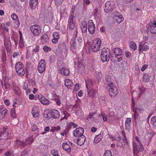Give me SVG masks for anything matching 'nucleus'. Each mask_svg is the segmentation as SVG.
Returning a JSON list of instances; mask_svg holds the SVG:
<instances>
[{"mask_svg": "<svg viewBox=\"0 0 156 156\" xmlns=\"http://www.w3.org/2000/svg\"><path fill=\"white\" fill-rule=\"evenodd\" d=\"M26 144L25 142L18 140H16L15 144V145L16 146L18 147L20 146L21 147H24L26 146Z\"/></svg>", "mask_w": 156, "mask_h": 156, "instance_id": "obj_31", "label": "nucleus"}, {"mask_svg": "<svg viewBox=\"0 0 156 156\" xmlns=\"http://www.w3.org/2000/svg\"><path fill=\"white\" fill-rule=\"evenodd\" d=\"M38 1V0H30L29 4L31 9H34L36 8Z\"/></svg>", "mask_w": 156, "mask_h": 156, "instance_id": "obj_25", "label": "nucleus"}, {"mask_svg": "<svg viewBox=\"0 0 156 156\" xmlns=\"http://www.w3.org/2000/svg\"><path fill=\"white\" fill-rule=\"evenodd\" d=\"M48 84L50 87H52L53 85V83L52 81L50 80H49L48 81Z\"/></svg>", "mask_w": 156, "mask_h": 156, "instance_id": "obj_62", "label": "nucleus"}, {"mask_svg": "<svg viewBox=\"0 0 156 156\" xmlns=\"http://www.w3.org/2000/svg\"><path fill=\"white\" fill-rule=\"evenodd\" d=\"M148 29L151 33L152 34H156V21L153 23H150L149 24Z\"/></svg>", "mask_w": 156, "mask_h": 156, "instance_id": "obj_10", "label": "nucleus"}, {"mask_svg": "<svg viewBox=\"0 0 156 156\" xmlns=\"http://www.w3.org/2000/svg\"><path fill=\"white\" fill-rule=\"evenodd\" d=\"M44 117L46 118L50 119L52 118L51 114V111L50 110L48 112H46L44 114Z\"/></svg>", "mask_w": 156, "mask_h": 156, "instance_id": "obj_37", "label": "nucleus"}, {"mask_svg": "<svg viewBox=\"0 0 156 156\" xmlns=\"http://www.w3.org/2000/svg\"><path fill=\"white\" fill-rule=\"evenodd\" d=\"M131 120V118H127L125 122V129L127 130H129L131 128L132 125Z\"/></svg>", "mask_w": 156, "mask_h": 156, "instance_id": "obj_16", "label": "nucleus"}, {"mask_svg": "<svg viewBox=\"0 0 156 156\" xmlns=\"http://www.w3.org/2000/svg\"><path fill=\"white\" fill-rule=\"evenodd\" d=\"M102 135L100 133L98 135L96 136L94 138V141L95 143H98L101 141L102 139Z\"/></svg>", "mask_w": 156, "mask_h": 156, "instance_id": "obj_32", "label": "nucleus"}, {"mask_svg": "<svg viewBox=\"0 0 156 156\" xmlns=\"http://www.w3.org/2000/svg\"><path fill=\"white\" fill-rule=\"evenodd\" d=\"M73 84L72 81L69 79H66L65 80V85L68 88H70Z\"/></svg>", "mask_w": 156, "mask_h": 156, "instance_id": "obj_33", "label": "nucleus"}, {"mask_svg": "<svg viewBox=\"0 0 156 156\" xmlns=\"http://www.w3.org/2000/svg\"><path fill=\"white\" fill-rule=\"evenodd\" d=\"M112 51L114 52L115 55V57H118L119 55H122V52L121 49L116 48L112 49Z\"/></svg>", "mask_w": 156, "mask_h": 156, "instance_id": "obj_19", "label": "nucleus"}, {"mask_svg": "<svg viewBox=\"0 0 156 156\" xmlns=\"http://www.w3.org/2000/svg\"><path fill=\"white\" fill-rule=\"evenodd\" d=\"M155 134V133L152 130L150 132L148 133L147 134V135L149 138V140H151V138L153 137Z\"/></svg>", "mask_w": 156, "mask_h": 156, "instance_id": "obj_45", "label": "nucleus"}, {"mask_svg": "<svg viewBox=\"0 0 156 156\" xmlns=\"http://www.w3.org/2000/svg\"><path fill=\"white\" fill-rule=\"evenodd\" d=\"M101 45V41L100 39H95L90 46V49L93 52H97L99 50Z\"/></svg>", "mask_w": 156, "mask_h": 156, "instance_id": "obj_3", "label": "nucleus"}, {"mask_svg": "<svg viewBox=\"0 0 156 156\" xmlns=\"http://www.w3.org/2000/svg\"><path fill=\"white\" fill-rule=\"evenodd\" d=\"M62 147L68 153H69L71 151L70 145L67 143L66 141L64 142L62 144Z\"/></svg>", "mask_w": 156, "mask_h": 156, "instance_id": "obj_18", "label": "nucleus"}, {"mask_svg": "<svg viewBox=\"0 0 156 156\" xmlns=\"http://www.w3.org/2000/svg\"><path fill=\"white\" fill-rule=\"evenodd\" d=\"M110 53L109 50L107 48H105L101 50V59L103 62H108L110 58Z\"/></svg>", "mask_w": 156, "mask_h": 156, "instance_id": "obj_1", "label": "nucleus"}, {"mask_svg": "<svg viewBox=\"0 0 156 156\" xmlns=\"http://www.w3.org/2000/svg\"><path fill=\"white\" fill-rule=\"evenodd\" d=\"M105 80V83L107 85V87L114 84L113 82V80L111 79L109 76H108L106 77Z\"/></svg>", "mask_w": 156, "mask_h": 156, "instance_id": "obj_23", "label": "nucleus"}, {"mask_svg": "<svg viewBox=\"0 0 156 156\" xmlns=\"http://www.w3.org/2000/svg\"><path fill=\"white\" fill-rule=\"evenodd\" d=\"M60 72L62 75L65 76H68L69 73V69L65 68H62L61 69Z\"/></svg>", "mask_w": 156, "mask_h": 156, "instance_id": "obj_29", "label": "nucleus"}, {"mask_svg": "<svg viewBox=\"0 0 156 156\" xmlns=\"http://www.w3.org/2000/svg\"><path fill=\"white\" fill-rule=\"evenodd\" d=\"M7 128H3L0 131V139L3 140L8 138V133L7 131Z\"/></svg>", "mask_w": 156, "mask_h": 156, "instance_id": "obj_11", "label": "nucleus"}, {"mask_svg": "<svg viewBox=\"0 0 156 156\" xmlns=\"http://www.w3.org/2000/svg\"><path fill=\"white\" fill-rule=\"evenodd\" d=\"M36 108H32V114L33 117L35 118L37 117L39 115V113L36 111L35 109Z\"/></svg>", "mask_w": 156, "mask_h": 156, "instance_id": "obj_36", "label": "nucleus"}, {"mask_svg": "<svg viewBox=\"0 0 156 156\" xmlns=\"http://www.w3.org/2000/svg\"><path fill=\"white\" fill-rule=\"evenodd\" d=\"M46 66L45 61L41 59L39 62L38 66V71L41 73H42L45 70Z\"/></svg>", "mask_w": 156, "mask_h": 156, "instance_id": "obj_7", "label": "nucleus"}, {"mask_svg": "<svg viewBox=\"0 0 156 156\" xmlns=\"http://www.w3.org/2000/svg\"><path fill=\"white\" fill-rule=\"evenodd\" d=\"M13 153L12 151L6 152L5 154L6 156H11Z\"/></svg>", "mask_w": 156, "mask_h": 156, "instance_id": "obj_56", "label": "nucleus"}, {"mask_svg": "<svg viewBox=\"0 0 156 156\" xmlns=\"http://www.w3.org/2000/svg\"><path fill=\"white\" fill-rule=\"evenodd\" d=\"M86 140V137L84 135L79 137V138L77 139V145L81 146L84 144Z\"/></svg>", "mask_w": 156, "mask_h": 156, "instance_id": "obj_17", "label": "nucleus"}, {"mask_svg": "<svg viewBox=\"0 0 156 156\" xmlns=\"http://www.w3.org/2000/svg\"><path fill=\"white\" fill-rule=\"evenodd\" d=\"M149 49V47L145 44L144 41H142L140 43L138 48L139 51H147Z\"/></svg>", "mask_w": 156, "mask_h": 156, "instance_id": "obj_13", "label": "nucleus"}, {"mask_svg": "<svg viewBox=\"0 0 156 156\" xmlns=\"http://www.w3.org/2000/svg\"><path fill=\"white\" fill-rule=\"evenodd\" d=\"M112 153L110 150L106 151L103 156H112Z\"/></svg>", "mask_w": 156, "mask_h": 156, "instance_id": "obj_53", "label": "nucleus"}, {"mask_svg": "<svg viewBox=\"0 0 156 156\" xmlns=\"http://www.w3.org/2000/svg\"><path fill=\"white\" fill-rule=\"evenodd\" d=\"M60 46L62 49L64 50V53L65 54H67L68 52V49L66 46V45L65 43H62L60 44Z\"/></svg>", "mask_w": 156, "mask_h": 156, "instance_id": "obj_35", "label": "nucleus"}, {"mask_svg": "<svg viewBox=\"0 0 156 156\" xmlns=\"http://www.w3.org/2000/svg\"><path fill=\"white\" fill-rule=\"evenodd\" d=\"M38 129L36 125H33L32 127V130L33 131H35Z\"/></svg>", "mask_w": 156, "mask_h": 156, "instance_id": "obj_64", "label": "nucleus"}, {"mask_svg": "<svg viewBox=\"0 0 156 156\" xmlns=\"http://www.w3.org/2000/svg\"><path fill=\"white\" fill-rule=\"evenodd\" d=\"M100 116V115L96 112L91 113L89 114L87 119H92L95 120Z\"/></svg>", "mask_w": 156, "mask_h": 156, "instance_id": "obj_20", "label": "nucleus"}, {"mask_svg": "<svg viewBox=\"0 0 156 156\" xmlns=\"http://www.w3.org/2000/svg\"><path fill=\"white\" fill-rule=\"evenodd\" d=\"M2 62L3 63V66H4L5 63L6 61V56L5 51L4 50H2Z\"/></svg>", "mask_w": 156, "mask_h": 156, "instance_id": "obj_28", "label": "nucleus"}, {"mask_svg": "<svg viewBox=\"0 0 156 156\" xmlns=\"http://www.w3.org/2000/svg\"><path fill=\"white\" fill-rule=\"evenodd\" d=\"M11 17L13 20H18L17 15L15 13H13L11 16Z\"/></svg>", "mask_w": 156, "mask_h": 156, "instance_id": "obj_51", "label": "nucleus"}, {"mask_svg": "<svg viewBox=\"0 0 156 156\" xmlns=\"http://www.w3.org/2000/svg\"><path fill=\"white\" fill-rule=\"evenodd\" d=\"M133 149L134 151L139 152L142 151L144 149V147L142 144H138L135 143L133 144Z\"/></svg>", "mask_w": 156, "mask_h": 156, "instance_id": "obj_14", "label": "nucleus"}, {"mask_svg": "<svg viewBox=\"0 0 156 156\" xmlns=\"http://www.w3.org/2000/svg\"><path fill=\"white\" fill-rule=\"evenodd\" d=\"M4 102L5 104L7 106L9 105L10 104V101H9V99H5L4 100Z\"/></svg>", "mask_w": 156, "mask_h": 156, "instance_id": "obj_60", "label": "nucleus"}, {"mask_svg": "<svg viewBox=\"0 0 156 156\" xmlns=\"http://www.w3.org/2000/svg\"><path fill=\"white\" fill-rule=\"evenodd\" d=\"M135 140L137 142V144H142V143L137 136L135 137Z\"/></svg>", "mask_w": 156, "mask_h": 156, "instance_id": "obj_61", "label": "nucleus"}, {"mask_svg": "<svg viewBox=\"0 0 156 156\" xmlns=\"http://www.w3.org/2000/svg\"><path fill=\"white\" fill-rule=\"evenodd\" d=\"M151 122L153 126H156V116H153L151 118Z\"/></svg>", "mask_w": 156, "mask_h": 156, "instance_id": "obj_47", "label": "nucleus"}, {"mask_svg": "<svg viewBox=\"0 0 156 156\" xmlns=\"http://www.w3.org/2000/svg\"><path fill=\"white\" fill-rule=\"evenodd\" d=\"M41 42L43 44H46L49 42V39L48 36L46 34H44L41 37Z\"/></svg>", "mask_w": 156, "mask_h": 156, "instance_id": "obj_26", "label": "nucleus"}, {"mask_svg": "<svg viewBox=\"0 0 156 156\" xmlns=\"http://www.w3.org/2000/svg\"><path fill=\"white\" fill-rule=\"evenodd\" d=\"M30 29L33 35L36 37L39 36L41 32V27L37 24L30 26Z\"/></svg>", "mask_w": 156, "mask_h": 156, "instance_id": "obj_4", "label": "nucleus"}, {"mask_svg": "<svg viewBox=\"0 0 156 156\" xmlns=\"http://www.w3.org/2000/svg\"><path fill=\"white\" fill-rule=\"evenodd\" d=\"M124 19L122 16L120 15L119 16H117L116 19V22L118 23H120L121 22L123 21Z\"/></svg>", "mask_w": 156, "mask_h": 156, "instance_id": "obj_43", "label": "nucleus"}, {"mask_svg": "<svg viewBox=\"0 0 156 156\" xmlns=\"http://www.w3.org/2000/svg\"><path fill=\"white\" fill-rule=\"evenodd\" d=\"M2 29L4 31H6L9 32L8 28L5 27V25L4 23H2L0 27V30Z\"/></svg>", "mask_w": 156, "mask_h": 156, "instance_id": "obj_46", "label": "nucleus"}, {"mask_svg": "<svg viewBox=\"0 0 156 156\" xmlns=\"http://www.w3.org/2000/svg\"><path fill=\"white\" fill-rule=\"evenodd\" d=\"M88 30L89 33L92 34L94 33L95 30V26L91 20H90L88 23Z\"/></svg>", "mask_w": 156, "mask_h": 156, "instance_id": "obj_9", "label": "nucleus"}, {"mask_svg": "<svg viewBox=\"0 0 156 156\" xmlns=\"http://www.w3.org/2000/svg\"><path fill=\"white\" fill-rule=\"evenodd\" d=\"M54 101L58 105H60V101L58 98H57L54 99Z\"/></svg>", "mask_w": 156, "mask_h": 156, "instance_id": "obj_57", "label": "nucleus"}, {"mask_svg": "<svg viewBox=\"0 0 156 156\" xmlns=\"http://www.w3.org/2000/svg\"><path fill=\"white\" fill-rule=\"evenodd\" d=\"M109 89V94L111 97L115 96L118 93L117 88L114 85L107 87Z\"/></svg>", "mask_w": 156, "mask_h": 156, "instance_id": "obj_8", "label": "nucleus"}, {"mask_svg": "<svg viewBox=\"0 0 156 156\" xmlns=\"http://www.w3.org/2000/svg\"><path fill=\"white\" fill-rule=\"evenodd\" d=\"M8 111L6 109L3 110L2 112V113L1 114V117L3 118L5 117V115L7 113Z\"/></svg>", "mask_w": 156, "mask_h": 156, "instance_id": "obj_52", "label": "nucleus"}, {"mask_svg": "<svg viewBox=\"0 0 156 156\" xmlns=\"http://www.w3.org/2000/svg\"><path fill=\"white\" fill-rule=\"evenodd\" d=\"M73 17L74 16L72 14L69 17L68 21V25L69 27V29L70 31H73V32H74L73 34L76 37L78 33V31L76 27H75V23L73 20Z\"/></svg>", "mask_w": 156, "mask_h": 156, "instance_id": "obj_2", "label": "nucleus"}, {"mask_svg": "<svg viewBox=\"0 0 156 156\" xmlns=\"http://www.w3.org/2000/svg\"><path fill=\"white\" fill-rule=\"evenodd\" d=\"M60 129V127L59 126H57L55 127H51L50 130L51 132H55V131H58Z\"/></svg>", "mask_w": 156, "mask_h": 156, "instance_id": "obj_42", "label": "nucleus"}, {"mask_svg": "<svg viewBox=\"0 0 156 156\" xmlns=\"http://www.w3.org/2000/svg\"><path fill=\"white\" fill-rule=\"evenodd\" d=\"M84 129L83 128L80 127L77 128L74 131V136L75 137H80L83 135L84 133Z\"/></svg>", "mask_w": 156, "mask_h": 156, "instance_id": "obj_12", "label": "nucleus"}, {"mask_svg": "<svg viewBox=\"0 0 156 156\" xmlns=\"http://www.w3.org/2000/svg\"><path fill=\"white\" fill-rule=\"evenodd\" d=\"M15 69L17 74L23 76L25 74L24 67L23 64L20 62H17L15 65Z\"/></svg>", "mask_w": 156, "mask_h": 156, "instance_id": "obj_5", "label": "nucleus"}, {"mask_svg": "<svg viewBox=\"0 0 156 156\" xmlns=\"http://www.w3.org/2000/svg\"><path fill=\"white\" fill-rule=\"evenodd\" d=\"M117 141H118L117 146L120 147H124L127 143L126 138H123L122 140H121L120 137H119Z\"/></svg>", "mask_w": 156, "mask_h": 156, "instance_id": "obj_15", "label": "nucleus"}, {"mask_svg": "<svg viewBox=\"0 0 156 156\" xmlns=\"http://www.w3.org/2000/svg\"><path fill=\"white\" fill-rule=\"evenodd\" d=\"M52 117L53 119L58 118L60 115L59 112L57 110L53 109L51 110Z\"/></svg>", "mask_w": 156, "mask_h": 156, "instance_id": "obj_21", "label": "nucleus"}, {"mask_svg": "<svg viewBox=\"0 0 156 156\" xmlns=\"http://www.w3.org/2000/svg\"><path fill=\"white\" fill-rule=\"evenodd\" d=\"M14 26L15 27L16 29L18 28L20 25V22L19 20L14 21Z\"/></svg>", "mask_w": 156, "mask_h": 156, "instance_id": "obj_49", "label": "nucleus"}, {"mask_svg": "<svg viewBox=\"0 0 156 156\" xmlns=\"http://www.w3.org/2000/svg\"><path fill=\"white\" fill-rule=\"evenodd\" d=\"M114 114L115 113L113 111H110V112L108 115V116L111 119H115L116 117Z\"/></svg>", "mask_w": 156, "mask_h": 156, "instance_id": "obj_38", "label": "nucleus"}, {"mask_svg": "<svg viewBox=\"0 0 156 156\" xmlns=\"http://www.w3.org/2000/svg\"><path fill=\"white\" fill-rule=\"evenodd\" d=\"M143 80L145 82H148L150 79V77L147 74H144L143 76Z\"/></svg>", "mask_w": 156, "mask_h": 156, "instance_id": "obj_41", "label": "nucleus"}, {"mask_svg": "<svg viewBox=\"0 0 156 156\" xmlns=\"http://www.w3.org/2000/svg\"><path fill=\"white\" fill-rule=\"evenodd\" d=\"M101 116H102L103 120L104 121H106L107 120V117L105 116L104 113H102L101 114Z\"/></svg>", "mask_w": 156, "mask_h": 156, "instance_id": "obj_58", "label": "nucleus"}, {"mask_svg": "<svg viewBox=\"0 0 156 156\" xmlns=\"http://www.w3.org/2000/svg\"><path fill=\"white\" fill-rule=\"evenodd\" d=\"M136 45L134 41H132L130 45V48L133 51L135 50L136 48Z\"/></svg>", "mask_w": 156, "mask_h": 156, "instance_id": "obj_40", "label": "nucleus"}, {"mask_svg": "<svg viewBox=\"0 0 156 156\" xmlns=\"http://www.w3.org/2000/svg\"><path fill=\"white\" fill-rule=\"evenodd\" d=\"M142 111V108H133V111L135 112H136V113H138V112H141Z\"/></svg>", "mask_w": 156, "mask_h": 156, "instance_id": "obj_55", "label": "nucleus"}, {"mask_svg": "<svg viewBox=\"0 0 156 156\" xmlns=\"http://www.w3.org/2000/svg\"><path fill=\"white\" fill-rule=\"evenodd\" d=\"M81 29L83 33L86 32L87 30V22L86 21H83L81 25Z\"/></svg>", "mask_w": 156, "mask_h": 156, "instance_id": "obj_22", "label": "nucleus"}, {"mask_svg": "<svg viewBox=\"0 0 156 156\" xmlns=\"http://www.w3.org/2000/svg\"><path fill=\"white\" fill-rule=\"evenodd\" d=\"M33 57V56H32V55L31 54V53L30 51H27V53L26 55V58H29L30 57Z\"/></svg>", "mask_w": 156, "mask_h": 156, "instance_id": "obj_59", "label": "nucleus"}, {"mask_svg": "<svg viewBox=\"0 0 156 156\" xmlns=\"http://www.w3.org/2000/svg\"><path fill=\"white\" fill-rule=\"evenodd\" d=\"M44 51L45 52H47L51 50V48L48 46H45L43 48Z\"/></svg>", "mask_w": 156, "mask_h": 156, "instance_id": "obj_50", "label": "nucleus"}, {"mask_svg": "<svg viewBox=\"0 0 156 156\" xmlns=\"http://www.w3.org/2000/svg\"><path fill=\"white\" fill-rule=\"evenodd\" d=\"M11 115L12 117V118H16V111L14 108H12L10 110Z\"/></svg>", "mask_w": 156, "mask_h": 156, "instance_id": "obj_44", "label": "nucleus"}, {"mask_svg": "<svg viewBox=\"0 0 156 156\" xmlns=\"http://www.w3.org/2000/svg\"><path fill=\"white\" fill-rule=\"evenodd\" d=\"M76 41L73 40L70 42L71 48L72 50H74L76 48Z\"/></svg>", "mask_w": 156, "mask_h": 156, "instance_id": "obj_39", "label": "nucleus"}, {"mask_svg": "<svg viewBox=\"0 0 156 156\" xmlns=\"http://www.w3.org/2000/svg\"><path fill=\"white\" fill-rule=\"evenodd\" d=\"M76 48H79L80 47H81V46H82V45L83 44L82 43H81L80 42H76Z\"/></svg>", "mask_w": 156, "mask_h": 156, "instance_id": "obj_63", "label": "nucleus"}, {"mask_svg": "<svg viewBox=\"0 0 156 156\" xmlns=\"http://www.w3.org/2000/svg\"><path fill=\"white\" fill-rule=\"evenodd\" d=\"M112 8L111 6V2H106L105 4V6L104 7V10L105 12H108L109 10Z\"/></svg>", "mask_w": 156, "mask_h": 156, "instance_id": "obj_24", "label": "nucleus"}, {"mask_svg": "<svg viewBox=\"0 0 156 156\" xmlns=\"http://www.w3.org/2000/svg\"><path fill=\"white\" fill-rule=\"evenodd\" d=\"M53 39L52 40V42L54 44L57 43L59 38V35L58 33L55 32L53 33Z\"/></svg>", "mask_w": 156, "mask_h": 156, "instance_id": "obj_27", "label": "nucleus"}, {"mask_svg": "<svg viewBox=\"0 0 156 156\" xmlns=\"http://www.w3.org/2000/svg\"><path fill=\"white\" fill-rule=\"evenodd\" d=\"M33 139L31 138H29L27 139L25 143L26 144V145L28 144H29L32 142Z\"/></svg>", "mask_w": 156, "mask_h": 156, "instance_id": "obj_54", "label": "nucleus"}, {"mask_svg": "<svg viewBox=\"0 0 156 156\" xmlns=\"http://www.w3.org/2000/svg\"><path fill=\"white\" fill-rule=\"evenodd\" d=\"M4 44L7 52L11 51L12 45L9 37L5 36L4 37Z\"/></svg>", "mask_w": 156, "mask_h": 156, "instance_id": "obj_6", "label": "nucleus"}, {"mask_svg": "<svg viewBox=\"0 0 156 156\" xmlns=\"http://www.w3.org/2000/svg\"><path fill=\"white\" fill-rule=\"evenodd\" d=\"M40 102L43 104L47 105L49 104V101L44 97H41L40 99Z\"/></svg>", "mask_w": 156, "mask_h": 156, "instance_id": "obj_30", "label": "nucleus"}, {"mask_svg": "<svg viewBox=\"0 0 156 156\" xmlns=\"http://www.w3.org/2000/svg\"><path fill=\"white\" fill-rule=\"evenodd\" d=\"M58 151L55 149H53L51 150V154L53 155V156H56L59 155L58 154Z\"/></svg>", "mask_w": 156, "mask_h": 156, "instance_id": "obj_48", "label": "nucleus"}, {"mask_svg": "<svg viewBox=\"0 0 156 156\" xmlns=\"http://www.w3.org/2000/svg\"><path fill=\"white\" fill-rule=\"evenodd\" d=\"M39 51V47L38 46L36 45L33 47V48L32 50V56L34 54H37Z\"/></svg>", "mask_w": 156, "mask_h": 156, "instance_id": "obj_34", "label": "nucleus"}]
</instances>
